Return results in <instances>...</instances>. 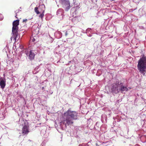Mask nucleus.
Returning <instances> with one entry per match:
<instances>
[{
    "mask_svg": "<svg viewBox=\"0 0 146 146\" xmlns=\"http://www.w3.org/2000/svg\"><path fill=\"white\" fill-rule=\"evenodd\" d=\"M45 9V6L44 4L40 5L38 7H36L35 8V11L37 14H40L39 16V17L42 19L44 15Z\"/></svg>",
    "mask_w": 146,
    "mask_h": 146,
    "instance_id": "obj_4",
    "label": "nucleus"
},
{
    "mask_svg": "<svg viewBox=\"0 0 146 146\" xmlns=\"http://www.w3.org/2000/svg\"><path fill=\"white\" fill-rule=\"evenodd\" d=\"M33 73H34V74H36V72H35V71H33Z\"/></svg>",
    "mask_w": 146,
    "mask_h": 146,
    "instance_id": "obj_24",
    "label": "nucleus"
},
{
    "mask_svg": "<svg viewBox=\"0 0 146 146\" xmlns=\"http://www.w3.org/2000/svg\"><path fill=\"white\" fill-rule=\"evenodd\" d=\"M64 10L62 9H59L57 11V15L61 20L63 16Z\"/></svg>",
    "mask_w": 146,
    "mask_h": 146,
    "instance_id": "obj_10",
    "label": "nucleus"
},
{
    "mask_svg": "<svg viewBox=\"0 0 146 146\" xmlns=\"http://www.w3.org/2000/svg\"><path fill=\"white\" fill-rule=\"evenodd\" d=\"M118 82L116 83H114L112 85L111 90L112 93L115 94H117L118 93Z\"/></svg>",
    "mask_w": 146,
    "mask_h": 146,
    "instance_id": "obj_9",
    "label": "nucleus"
},
{
    "mask_svg": "<svg viewBox=\"0 0 146 146\" xmlns=\"http://www.w3.org/2000/svg\"><path fill=\"white\" fill-rule=\"evenodd\" d=\"M19 24V20H16L14 21L13 23L12 33L13 34V39L15 41L18 38V25Z\"/></svg>",
    "mask_w": 146,
    "mask_h": 146,
    "instance_id": "obj_3",
    "label": "nucleus"
},
{
    "mask_svg": "<svg viewBox=\"0 0 146 146\" xmlns=\"http://www.w3.org/2000/svg\"><path fill=\"white\" fill-rule=\"evenodd\" d=\"M32 41L33 42H34L35 40V39L34 38H33V39H32Z\"/></svg>",
    "mask_w": 146,
    "mask_h": 146,
    "instance_id": "obj_21",
    "label": "nucleus"
},
{
    "mask_svg": "<svg viewBox=\"0 0 146 146\" xmlns=\"http://www.w3.org/2000/svg\"><path fill=\"white\" fill-rule=\"evenodd\" d=\"M96 146H97V145L98 146H99V145H97V143H96Z\"/></svg>",
    "mask_w": 146,
    "mask_h": 146,
    "instance_id": "obj_26",
    "label": "nucleus"
},
{
    "mask_svg": "<svg viewBox=\"0 0 146 146\" xmlns=\"http://www.w3.org/2000/svg\"><path fill=\"white\" fill-rule=\"evenodd\" d=\"M22 124V133L24 134H27L29 132V125L27 121H23Z\"/></svg>",
    "mask_w": 146,
    "mask_h": 146,
    "instance_id": "obj_6",
    "label": "nucleus"
},
{
    "mask_svg": "<svg viewBox=\"0 0 146 146\" xmlns=\"http://www.w3.org/2000/svg\"><path fill=\"white\" fill-rule=\"evenodd\" d=\"M15 17L16 18H17V15H16V16H15Z\"/></svg>",
    "mask_w": 146,
    "mask_h": 146,
    "instance_id": "obj_27",
    "label": "nucleus"
},
{
    "mask_svg": "<svg viewBox=\"0 0 146 146\" xmlns=\"http://www.w3.org/2000/svg\"><path fill=\"white\" fill-rule=\"evenodd\" d=\"M59 2L62 5L63 7L66 11H68L70 8V2L68 0H59Z\"/></svg>",
    "mask_w": 146,
    "mask_h": 146,
    "instance_id": "obj_5",
    "label": "nucleus"
},
{
    "mask_svg": "<svg viewBox=\"0 0 146 146\" xmlns=\"http://www.w3.org/2000/svg\"><path fill=\"white\" fill-rule=\"evenodd\" d=\"M137 67L140 73L145 76L146 73V56L145 55L141 56L138 61Z\"/></svg>",
    "mask_w": 146,
    "mask_h": 146,
    "instance_id": "obj_2",
    "label": "nucleus"
},
{
    "mask_svg": "<svg viewBox=\"0 0 146 146\" xmlns=\"http://www.w3.org/2000/svg\"><path fill=\"white\" fill-rule=\"evenodd\" d=\"M135 146H139V145L138 144H136L135 145Z\"/></svg>",
    "mask_w": 146,
    "mask_h": 146,
    "instance_id": "obj_22",
    "label": "nucleus"
},
{
    "mask_svg": "<svg viewBox=\"0 0 146 146\" xmlns=\"http://www.w3.org/2000/svg\"><path fill=\"white\" fill-rule=\"evenodd\" d=\"M19 10H17L16 11V14L17 13H18V12L19 11Z\"/></svg>",
    "mask_w": 146,
    "mask_h": 146,
    "instance_id": "obj_23",
    "label": "nucleus"
},
{
    "mask_svg": "<svg viewBox=\"0 0 146 146\" xmlns=\"http://www.w3.org/2000/svg\"><path fill=\"white\" fill-rule=\"evenodd\" d=\"M38 66L36 67V68L35 69V70L37 71L38 70Z\"/></svg>",
    "mask_w": 146,
    "mask_h": 146,
    "instance_id": "obj_18",
    "label": "nucleus"
},
{
    "mask_svg": "<svg viewBox=\"0 0 146 146\" xmlns=\"http://www.w3.org/2000/svg\"><path fill=\"white\" fill-rule=\"evenodd\" d=\"M91 30H92L91 29L88 28L86 30V31L87 32H88V31H90V32H91Z\"/></svg>",
    "mask_w": 146,
    "mask_h": 146,
    "instance_id": "obj_16",
    "label": "nucleus"
},
{
    "mask_svg": "<svg viewBox=\"0 0 146 146\" xmlns=\"http://www.w3.org/2000/svg\"><path fill=\"white\" fill-rule=\"evenodd\" d=\"M118 92H123L124 91H127L128 90L127 87L124 85L123 83L121 82H118Z\"/></svg>",
    "mask_w": 146,
    "mask_h": 146,
    "instance_id": "obj_7",
    "label": "nucleus"
},
{
    "mask_svg": "<svg viewBox=\"0 0 146 146\" xmlns=\"http://www.w3.org/2000/svg\"><path fill=\"white\" fill-rule=\"evenodd\" d=\"M27 19H23V22H26L27 21Z\"/></svg>",
    "mask_w": 146,
    "mask_h": 146,
    "instance_id": "obj_19",
    "label": "nucleus"
},
{
    "mask_svg": "<svg viewBox=\"0 0 146 146\" xmlns=\"http://www.w3.org/2000/svg\"><path fill=\"white\" fill-rule=\"evenodd\" d=\"M3 18V17L2 14H0V20H2Z\"/></svg>",
    "mask_w": 146,
    "mask_h": 146,
    "instance_id": "obj_15",
    "label": "nucleus"
},
{
    "mask_svg": "<svg viewBox=\"0 0 146 146\" xmlns=\"http://www.w3.org/2000/svg\"><path fill=\"white\" fill-rule=\"evenodd\" d=\"M42 131H41V133H42Z\"/></svg>",
    "mask_w": 146,
    "mask_h": 146,
    "instance_id": "obj_28",
    "label": "nucleus"
},
{
    "mask_svg": "<svg viewBox=\"0 0 146 146\" xmlns=\"http://www.w3.org/2000/svg\"><path fill=\"white\" fill-rule=\"evenodd\" d=\"M72 21L73 22H74V23H75L78 22V20L77 17H75L73 18L72 19Z\"/></svg>",
    "mask_w": 146,
    "mask_h": 146,
    "instance_id": "obj_13",
    "label": "nucleus"
},
{
    "mask_svg": "<svg viewBox=\"0 0 146 146\" xmlns=\"http://www.w3.org/2000/svg\"><path fill=\"white\" fill-rule=\"evenodd\" d=\"M6 85V80L5 78H0V86L1 88L3 89Z\"/></svg>",
    "mask_w": 146,
    "mask_h": 146,
    "instance_id": "obj_11",
    "label": "nucleus"
},
{
    "mask_svg": "<svg viewBox=\"0 0 146 146\" xmlns=\"http://www.w3.org/2000/svg\"><path fill=\"white\" fill-rule=\"evenodd\" d=\"M102 127V126H101V127Z\"/></svg>",
    "mask_w": 146,
    "mask_h": 146,
    "instance_id": "obj_29",
    "label": "nucleus"
},
{
    "mask_svg": "<svg viewBox=\"0 0 146 146\" xmlns=\"http://www.w3.org/2000/svg\"><path fill=\"white\" fill-rule=\"evenodd\" d=\"M18 44L19 46V47H20V48L22 49L23 48L22 46H21V44Z\"/></svg>",
    "mask_w": 146,
    "mask_h": 146,
    "instance_id": "obj_17",
    "label": "nucleus"
},
{
    "mask_svg": "<svg viewBox=\"0 0 146 146\" xmlns=\"http://www.w3.org/2000/svg\"><path fill=\"white\" fill-rule=\"evenodd\" d=\"M55 35L57 38H60L62 37V33L60 31H57L55 33Z\"/></svg>",
    "mask_w": 146,
    "mask_h": 146,
    "instance_id": "obj_12",
    "label": "nucleus"
},
{
    "mask_svg": "<svg viewBox=\"0 0 146 146\" xmlns=\"http://www.w3.org/2000/svg\"><path fill=\"white\" fill-rule=\"evenodd\" d=\"M51 39H52V40H51V42H52L53 41V39L52 38H51Z\"/></svg>",
    "mask_w": 146,
    "mask_h": 146,
    "instance_id": "obj_25",
    "label": "nucleus"
},
{
    "mask_svg": "<svg viewBox=\"0 0 146 146\" xmlns=\"http://www.w3.org/2000/svg\"><path fill=\"white\" fill-rule=\"evenodd\" d=\"M76 9V7H74L72 9H71V11H72V10H75Z\"/></svg>",
    "mask_w": 146,
    "mask_h": 146,
    "instance_id": "obj_20",
    "label": "nucleus"
},
{
    "mask_svg": "<svg viewBox=\"0 0 146 146\" xmlns=\"http://www.w3.org/2000/svg\"><path fill=\"white\" fill-rule=\"evenodd\" d=\"M34 52L33 50H31L29 52L25 50V53L27 56H29L30 60H32L34 59L35 56V53H34Z\"/></svg>",
    "mask_w": 146,
    "mask_h": 146,
    "instance_id": "obj_8",
    "label": "nucleus"
},
{
    "mask_svg": "<svg viewBox=\"0 0 146 146\" xmlns=\"http://www.w3.org/2000/svg\"><path fill=\"white\" fill-rule=\"evenodd\" d=\"M77 115L78 113L76 112L71 111L70 109L64 113L63 116V120L60 123L61 129L64 130L67 125L72 124L73 120L77 119Z\"/></svg>",
    "mask_w": 146,
    "mask_h": 146,
    "instance_id": "obj_1",
    "label": "nucleus"
},
{
    "mask_svg": "<svg viewBox=\"0 0 146 146\" xmlns=\"http://www.w3.org/2000/svg\"><path fill=\"white\" fill-rule=\"evenodd\" d=\"M72 33L73 32L72 30H69L66 31L65 33V35L67 36L69 34V33Z\"/></svg>",
    "mask_w": 146,
    "mask_h": 146,
    "instance_id": "obj_14",
    "label": "nucleus"
}]
</instances>
